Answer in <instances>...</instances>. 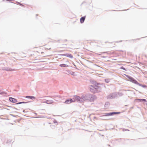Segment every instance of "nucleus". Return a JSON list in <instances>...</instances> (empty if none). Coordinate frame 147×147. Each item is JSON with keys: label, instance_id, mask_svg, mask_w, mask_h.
Listing matches in <instances>:
<instances>
[{"label": "nucleus", "instance_id": "nucleus-1", "mask_svg": "<svg viewBox=\"0 0 147 147\" xmlns=\"http://www.w3.org/2000/svg\"><path fill=\"white\" fill-rule=\"evenodd\" d=\"M81 98L84 100H88L90 101H93L94 100V96L90 94L82 96Z\"/></svg>", "mask_w": 147, "mask_h": 147}, {"label": "nucleus", "instance_id": "nucleus-2", "mask_svg": "<svg viewBox=\"0 0 147 147\" xmlns=\"http://www.w3.org/2000/svg\"><path fill=\"white\" fill-rule=\"evenodd\" d=\"M90 91L93 92L95 93L98 92V86L95 85H90L89 86Z\"/></svg>", "mask_w": 147, "mask_h": 147}, {"label": "nucleus", "instance_id": "nucleus-3", "mask_svg": "<svg viewBox=\"0 0 147 147\" xmlns=\"http://www.w3.org/2000/svg\"><path fill=\"white\" fill-rule=\"evenodd\" d=\"M128 78L129 79V80L130 82L134 83L140 86H142L141 84H139V83L135 79L131 77H128Z\"/></svg>", "mask_w": 147, "mask_h": 147}, {"label": "nucleus", "instance_id": "nucleus-4", "mask_svg": "<svg viewBox=\"0 0 147 147\" xmlns=\"http://www.w3.org/2000/svg\"><path fill=\"white\" fill-rule=\"evenodd\" d=\"M119 113L116 112H112L111 113H106L105 114V115L104 116H108L113 115L114 114H117Z\"/></svg>", "mask_w": 147, "mask_h": 147}, {"label": "nucleus", "instance_id": "nucleus-5", "mask_svg": "<svg viewBox=\"0 0 147 147\" xmlns=\"http://www.w3.org/2000/svg\"><path fill=\"white\" fill-rule=\"evenodd\" d=\"M9 100L11 102L13 103H16L17 102V100L16 99L12 97L9 98Z\"/></svg>", "mask_w": 147, "mask_h": 147}, {"label": "nucleus", "instance_id": "nucleus-6", "mask_svg": "<svg viewBox=\"0 0 147 147\" xmlns=\"http://www.w3.org/2000/svg\"><path fill=\"white\" fill-rule=\"evenodd\" d=\"M63 55L66 56L68 57H69V58H72L73 57V56L71 54H63Z\"/></svg>", "mask_w": 147, "mask_h": 147}, {"label": "nucleus", "instance_id": "nucleus-7", "mask_svg": "<svg viewBox=\"0 0 147 147\" xmlns=\"http://www.w3.org/2000/svg\"><path fill=\"white\" fill-rule=\"evenodd\" d=\"M74 98L76 100H76L78 101H80L81 98L79 96L76 95L74 96Z\"/></svg>", "mask_w": 147, "mask_h": 147}, {"label": "nucleus", "instance_id": "nucleus-8", "mask_svg": "<svg viewBox=\"0 0 147 147\" xmlns=\"http://www.w3.org/2000/svg\"><path fill=\"white\" fill-rule=\"evenodd\" d=\"M85 16L83 17H82L81 18L80 20V22L81 23H83L84 22L85 20Z\"/></svg>", "mask_w": 147, "mask_h": 147}, {"label": "nucleus", "instance_id": "nucleus-9", "mask_svg": "<svg viewBox=\"0 0 147 147\" xmlns=\"http://www.w3.org/2000/svg\"><path fill=\"white\" fill-rule=\"evenodd\" d=\"M26 97L27 98H30L32 100L34 99L35 98V97L33 96H26Z\"/></svg>", "mask_w": 147, "mask_h": 147}, {"label": "nucleus", "instance_id": "nucleus-10", "mask_svg": "<svg viewBox=\"0 0 147 147\" xmlns=\"http://www.w3.org/2000/svg\"><path fill=\"white\" fill-rule=\"evenodd\" d=\"M53 100H47L46 102V103L47 104H51L53 103Z\"/></svg>", "mask_w": 147, "mask_h": 147}, {"label": "nucleus", "instance_id": "nucleus-11", "mask_svg": "<svg viewBox=\"0 0 147 147\" xmlns=\"http://www.w3.org/2000/svg\"><path fill=\"white\" fill-rule=\"evenodd\" d=\"M64 102L66 104H69L71 103V102H70V100H67Z\"/></svg>", "mask_w": 147, "mask_h": 147}, {"label": "nucleus", "instance_id": "nucleus-12", "mask_svg": "<svg viewBox=\"0 0 147 147\" xmlns=\"http://www.w3.org/2000/svg\"><path fill=\"white\" fill-rule=\"evenodd\" d=\"M60 66L62 67H67L68 66L67 65L64 64H61L60 65Z\"/></svg>", "mask_w": 147, "mask_h": 147}, {"label": "nucleus", "instance_id": "nucleus-13", "mask_svg": "<svg viewBox=\"0 0 147 147\" xmlns=\"http://www.w3.org/2000/svg\"><path fill=\"white\" fill-rule=\"evenodd\" d=\"M136 100H138L140 101H144L145 102H146V99H137Z\"/></svg>", "mask_w": 147, "mask_h": 147}, {"label": "nucleus", "instance_id": "nucleus-14", "mask_svg": "<svg viewBox=\"0 0 147 147\" xmlns=\"http://www.w3.org/2000/svg\"><path fill=\"white\" fill-rule=\"evenodd\" d=\"M70 102H71V103L72 102H74L76 101V100L75 99V98H74L73 99H70Z\"/></svg>", "mask_w": 147, "mask_h": 147}, {"label": "nucleus", "instance_id": "nucleus-15", "mask_svg": "<svg viewBox=\"0 0 147 147\" xmlns=\"http://www.w3.org/2000/svg\"><path fill=\"white\" fill-rule=\"evenodd\" d=\"M26 103V102H18V103H16V104H21V103Z\"/></svg>", "mask_w": 147, "mask_h": 147}, {"label": "nucleus", "instance_id": "nucleus-16", "mask_svg": "<svg viewBox=\"0 0 147 147\" xmlns=\"http://www.w3.org/2000/svg\"><path fill=\"white\" fill-rule=\"evenodd\" d=\"M125 131H129V130H128V129H125Z\"/></svg>", "mask_w": 147, "mask_h": 147}]
</instances>
